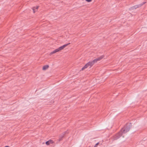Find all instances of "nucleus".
Instances as JSON below:
<instances>
[{"label": "nucleus", "instance_id": "1", "mask_svg": "<svg viewBox=\"0 0 147 147\" xmlns=\"http://www.w3.org/2000/svg\"><path fill=\"white\" fill-rule=\"evenodd\" d=\"M131 123H128L125 125L117 134L115 135L113 137V139L116 140L119 138L123 134H125L128 132L131 126Z\"/></svg>", "mask_w": 147, "mask_h": 147}, {"label": "nucleus", "instance_id": "2", "mask_svg": "<svg viewBox=\"0 0 147 147\" xmlns=\"http://www.w3.org/2000/svg\"><path fill=\"white\" fill-rule=\"evenodd\" d=\"M104 57L103 56H101L99 57H98L96 59H95L91 61H89L87 63L88 66H90V67L92 66L95 63H96L98 61H99L101 60Z\"/></svg>", "mask_w": 147, "mask_h": 147}, {"label": "nucleus", "instance_id": "3", "mask_svg": "<svg viewBox=\"0 0 147 147\" xmlns=\"http://www.w3.org/2000/svg\"><path fill=\"white\" fill-rule=\"evenodd\" d=\"M70 44V43H69L67 44L64 45L62 46H61L59 47V48L55 49V50L51 52L50 54V55H51L53 54H54L56 53H57L59 51L61 50H62L63 49H64L65 47L66 46H67L68 45H69Z\"/></svg>", "mask_w": 147, "mask_h": 147}, {"label": "nucleus", "instance_id": "4", "mask_svg": "<svg viewBox=\"0 0 147 147\" xmlns=\"http://www.w3.org/2000/svg\"><path fill=\"white\" fill-rule=\"evenodd\" d=\"M146 3V2H144L140 4L139 5H136L134 6H133L129 8V10H132L134 9H136L138 8H139L140 7H141L143 5L145 4Z\"/></svg>", "mask_w": 147, "mask_h": 147}, {"label": "nucleus", "instance_id": "5", "mask_svg": "<svg viewBox=\"0 0 147 147\" xmlns=\"http://www.w3.org/2000/svg\"><path fill=\"white\" fill-rule=\"evenodd\" d=\"M53 140H49L46 142V144L47 145H49L50 144H53Z\"/></svg>", "mask_w": 147, "mask_h": 147}, {"label": "nucleus", "instance_id": "6", "mask_svg": "<svg viewBox=\"0 0 147 147\" xmlns=\"http://www.w3.org/2000/svg\"><path fill=\"white\" fill-rule=\"evenodd\" d=\"M38 8V6H37L36 7H34L32 8V10L33 11L34 13H35V12L37 10V9Z\"/></svg>", "mask_w": 147, "mask_h": 147}, {"label": "nucleus", "instance_id": "7", "mask_svg": "<svg viewBox=\"0 0 147 147\" xmlns=\"http://www.w3.org/2000/svg\"><path fill=\"white\" fill-rule=\"evenodd\" d=\"M49 67V66L48 65H45L43 67L42 69L45 70L47 69Z\"/></svg>", "mask_w": 147, "mask_h": 147}, {"label": "nucleus", "instance_id": "8", "mask_svg": "<svg viewBox=\"0 0 147 147\" xmlns=\"http://www.w3.org/2000/svg\"><path fill=\"white\" fill-rule=\"evenodd\" d=\"M88 65L87 63L83 67L82 69V70H84L85 69L87 68V67H88Z\"/></svg>", "mask_w": 147, "mask_h": 147}, {"label": "nucleus", "instance_id": "9", "mask_svg": "<svg viewBox=\"0 0 147 147\" xmlns=\"http://www.w3.org/2000/svg\"><path fill=\"white\" fill-rule=\"evenodd\" d=\"M92 0H86V1H87V2H90L92 1Z\"/></svg>", "mask_w": 147, "mask_h": 147}, {"label": "nucleus", "instance_id": "10", "mask_svg": "<svg viewBox=\"0 0 147 147\" xmlns=\"http://www.w3.org/2000/svg\"><path fill=\"white\" fill-rule=\"evenodd\" d=\"M99 144V143H97L96 144V145L95 146H96V147H97V146L98 144Z\"/></svg>", "mask_w": 147, "mask_h": 147}, {"label": "nucleus", "instance_id": "11", "mask_svg": "<svg viewBox=\"0 0 147 147\" xmlns=\"http://www.w3.org/2000/svg\"><path fill=\"white\" fill-rule=\"evenodd\" d=\"M5 147H9L8 146H6Z\"/></svg>", "mask_w": 147, "mask_h": 147}, {"label": "nucleus", "instance_id": "12", "mask_svg": "<svg viewBox=\"0 0 147 147\" xmlns=\"http://www.w3.org/2000/svg\"><path fill=\"white\" fill-rule=\"evenodd\" d=\"M94 147H96V146H95Z\"/></svg>", "mask_w": 147, "mask_h": 147}, {"label": "nucleus", "instance_id": "13", "mask_svg": "<svg viewBox=\"0 0 147 147\" xmlns=\"http://www.w3.org/2000/svg\"><path fill=\"white\" fill-rule=\"evenodd\" d=\"M66 132V131H65V133Z\"/></svg>", "mask_w": 147, "mask_h": 147}]
</instances>
